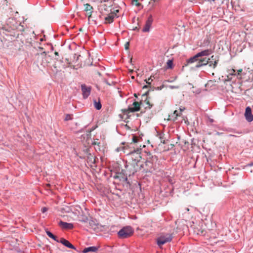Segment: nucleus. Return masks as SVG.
<instances>
[{
  "mask_svg": "<svg viewBox=\"0 0 253 253\" xmlns=\"http://www.w3.org/2000/svg\"><path fill=\"white\" fill-rule=\"evenodd\" d=\"M3 30L7 31L9 34L6 35L12 36L16 39H20L22 40V37H23V32L24 28L22 25L14 20H12L6 25L3 27Z\"/></svg>",
  "mask_w": 253,
  "mask_h": 253,
  "instance_id": "f257e3e1",
  "label": "nucleus"
},
{
  "mask_svg": "<svg viewBox=\"0 0 253 253\" xmlns=\"http://www.w3.org/2000/svg\"><path fill=\"white\" fill-rule=\"evenodd\" d=\"M199 56L195 55L192 57H191L188 61L186 65L192 64L191 68L193 69L198 68L202 66L206 65V58H199Z\"/></svg>",
  "mask_w": 253,
  "mask_h": 253,
  "instance_id": "f03ea898",
  "label": "nucleus"
},
{
  "mask_svg": "<svg viewBox=\"0 0 253 253\" xmlns=\"http://www.w3.org/2000/svg\"><path fill=\"white\" fill-rule=\"evenodd\" d=\"M133 233V230L130 226L124 227L118 232V235L121 238H126L130 237Z\"/></svg>",
  "mask_w": 253,
  "mask_h": 253,
  "instance_id": "7ed1b4c3",
  "label": "nucleus"
},
{
  "mask_svg": "<svg viewBox=\"0 0 253 253\" xmlns=\"http://www.w3.org/2000/svg\"><path fill=\"white\" fill-rule=\"evenodd\" d=\"M141 102L135 101L133 103L132 105L133 107H129L127 109L122 110V112L124 115H128L130 112H135L139 111L140 109V104Z\"/></svg>",
  "mask_w": 253,
  "mask_h": 253,
  "instance_id": "20e7f679",
  "label": "nucleus"
},
{
  "mask_svg": "<svg viewBox=\"0 0 253 253\" xmlns=\"http://www.w3.org/2000/svg\"><path fill=\"white\" fill-rule=\"evenodd\" d=\"M172 239V236L171 234H166L163 235L157 239V244L159 246H161L168 242H170Z\"/></svg>",
  "mask_w": 253,
  "mask_h": 253,
  "instance_id": "39448f33",
  "label": "nucleus"
},
{
  "mask_svg": "<svg viewBox=\"0 0 253 253\" xmlns=\"http://www.w3.org/2000/svg\"><path fill=\"white\" fill-rule=\"evenodd\" d=\"M130 165L133 167V169L131 170L132 174H134L137 171L142 170V168H144L143 162L141 161L138 162H131Z\"/></svg>",
  "mask_w": 253,
  "mask_h": 253,
  "instance_id": "423d86ee",
  "label": "nucleus"
},
{
  "mask_svg": "<svg viewBox=\"0 0 253 253\" xmlns=\"http://www.w3.org/2000/svg\"><path fill=\"white\" fill-rule=\"evenodd\" d=\"M128 156L131 160L130 163L133 162H138L141 159V156H140V154L139 153L138 151H134L133 152H130L128 154Z\"/></svg>",
  "mask_w": 253,
  "mask_h": 253,
  "instance_id": "0eeeda50",
  "label": "nucleus"
},
{
  "mask_svg": "<svg viewBox=\"0 0 253 253\" xmlns=\"http://www.w3.org/2000/svg\"><path fill=\"white\" fill-rule=\"evenodd\" d=\"M153 19L152 15H150L145 24L144 27L142 29L143 32H148L150 31L151 25L152 24Z\"/></svg>",
  "mask_w": 253,
  "mask_h": 253,
  "instance_id": "6e6552de",
  "label": "nucleus"
},
{
  "mask_svg": "<svg viewBox=\"0 0 253 253\" xmlns=\"http://www.w3.org/2000/svg\"><path fill=\"white\" fill-rule=\"evenodd\" d=\"M245 116L246 119L248 122H250L253 121V115L252 113V110L250 107H247L246 109Z\"/></svg>",
  "mask_w": 253,
  "mask_h": 253,
  "instance_id": "1a4fd4ad",
  "label": "nucleus"
},
{
  "mask_svg": "<svg viewBox=\"0 0 253 253\" xmlns=\"http://www.w3.org/2000/svg\"><path fill=\"white\" fill-rule=\"evenodd\" d=\"M81 87L83 97L86 98L90 94L91 88L89 87L86 86L85 84H82Z\"/></svg>",
  "mask_w": 253,
  "mask_h": 253,
  "instance_id": "9d476101",
  "label": "nucleus"
},
{
  "mask_svg": "<svg viewBox=\"0 0 253 253\" xmlns=\"http://www.w3.org/2000/svg\"><path fill=\"white\" fill-rule=\"evenodd\" d=\"M218 62V60H214L213 61L211 60L210 58L207 59L206 58V65H208L209 66L213 69H215Z\"/></svg>",
  "mask_w": 253,
  "mask_h": 253,
  "instance_id": "9b49d317",
  "label": "nucleus"
},
{
  "mask_svg": "<svg viewBox=\"0 0 253 253\" xmlns=\"http://www.w3.org/2000/svg\"><path fill=\"white\" fill-rule=\"evenodd\" d=\"M143 164L144 165V168H142L143 171L147 172L151 170L153 166V165L151 162L147 161L145 163H143Z\"/></svg>",
  "mask_w": 253,
  "mask_h": 253,
  "instance_id": "f8f14e48",
  "label": "nucleus"
},
{
  "mask_svg": "<svg viewBox=\"0 0 253 253\" xmlns=\"http://www.w3.org/2000/svg\"><path fill=\"white\" fill-rule=\"evenodd\" d=\"M59 242L61 243L63 245H64L65 246L72 249L75 250V247L71 244L68 241L66 240V239L64 238H61L60 241H59Z\"/></svg>",
  "mask_w": 253,
  "mask_h": 253,
  "instance_id": "ddd939ff",
  "label": "nucleus"
},
{
  "mask_svg": "<svg viewBox=\"0 0 253 253\" xmlns=\"http://www.w3.org/2000/svg\"><path fill=\"white\" fill-rule=\"evenodd\" d=\"M59 224L62 228L64 229H71L74 227L73 224L72 223L65 222L63 221H60Z\"/></svg>",
  "mask_w": 253,
  "mask_h": 253,
  "instance_id": "4468645a",
  "label": "nucleus"
},
{
  "mask_svg": "<svg viewBox=\"0 0 253 253\" xmlns=\"http://www.w3.org/2000/svg\"><path fill=\"white\" fill-rule=\"evenodd\" d=\"M116 16L115 13H111L105 18V23L106 24L111 23L114 21V17Z\"/></svg>",
  "mask_w": 253,
  "mask_h": 253,
  "instance_id": "2eb2a0df",
  "label": "nucleus"
},
{
  "mask_svg": "<svg viewBox=\"0 0 253 253\" xmlns=\"http://www.w3.org/2000/svg\"><path fill=\"white\" fill-rule=\"evenodd\" d=\"M98 247H96L95 246H92V247H89L84 248V250L83 251V253H87L88 252L95 253V252H97L98 251Z\"/></svg>",
  "mask_w": 253,
  "mask_h": 253,
  "instance_id": "dca6fc26",
  "label": "nucleus"
},
{
  "mask_svg": "<svg viewBox=\"0 0 253 253\" xmlns=\"http://www.w3.org/2000/svg\"><path fill=\"white\" fill-rule=\"evenodd\" d=\"M84 10L86 12L89 11L87 13L88 18L89 19L91 17L92 11L91 10L93 9L92 6H91L89 4L86 3L84 5Z\"/></svg>",
  "mask_w": 253,
  "mask_h": 253,
  "instance_id": "f3484780",
  "label": "nucleus"
},
{
  "mask_svg": "<svg viewBox=\"0 0 253 253\" xmlns=\"http://www.w3.org/2000/svg\"><path fill=\"white\" fill-rule=\"evenodd\" d=\"M211 49H206L203 51H202L201 52H200L196 54L197 56H199V57L204 56H207L211 54Z\"/></svg>",
  "mask_w": 253,
  "mask_h": 253,
  "instance_id": "a211bd4d",
  "label": "nucleus"
},
{
  "mask_svg": "<svg viewBox=\"0 0 253 253\" xmlns=\"http://www.w3.org/2000/svg\"><path fill=\"white\" fill-rule=\"evenodd\" d=\"M149 93V90L147 91L146 92H145V93H144L142 96L143 97L144 96H147V95ZM144 102H145V103L146 104V105H147V106L145 107V108H148L149 109H150L152 106H153L152 104H151L150 102V101L148 99V98H147V97H146V98L145 99Z\"/></svg>",
  "mask_w": 253,
  "mask_h": 253,
  "instance_id": "6ab92c4d",
  "label": "nucleus"
},
{
  "mask_svg": "<svg viewBox=\"0 0 253 253\" xmlns=\"http://www.w3.org/2000/svg\"><path fill=\"white\" fill-rule=\"evenodd\" d=\"M185 108H180L179 110H175L173 112V115L175 116L174 118V120H175L177 119V117L179 116H180L182 113V112L184 110Z\"/></svg>",
  "mask_w": 253,
  "mask_h": 253,
  "instance_id": "aec40b11",
  "label": "nucleus"
},
{
  "mask_svg": "<svg viewBox=\"0 0 253 253\" xmlns=\"http://www.w3.org/2000/svg\"><path fill=\"white\" fill-rule=\"evenodd\" d=\"M46 233L49 237L53 239V240L57 241V242H59V241L58 240H57L56 236L54 235L52 233H51L49 231H46Z\"/></svg>",
  "mask_w": 253,
  "mask_h": 253,
  "instance_id": "412c9836",
  "label": "nucleus"
},
{
  "mask_svg": "<svg viewBox=\"0 0 253 253\" xmlns=\"http://www.w3.org/2000/svg\"><path fill=\"white\" fill-rule=\"evenodd\" d=\"M94 107L97 110H100L102 107V105H101L100 102V101L97 102L96 100H95L94 101Z\"/></svg>",
  "mask_w": 253,
  "mask_h": 253,
  "instance_id": "4be33fe9",
  "label": "nucleus"
},
{
  "mask_svg": "<svg viewBox=\"0 0 253 253\" xmlns=\"http://www.w3.org/2000/svg\"><path fill=\"white\" fill-rule=\"evenodd\" d=\"M227 72L230 76H236V71L234 69H228Z\"/></svg>",
  "mask_w": 253,
  "mask_h": 253,
  "instance_id": "5701e85b",
  "label": "nucleus"
},
{
  "mask_svg": "<svg viewBox=\"0 0 253 253\" xmlns=\"http://www.w3.org/2000/svg\"><path fill=\"white\" fill-rule=\"evenodd\" d=\"M172 64H173V63H172V60H168L167 63V68H169V69L172 68Z\"/></svg>",
  "mask_w": 253,
  "mask_h": 253,
  "instance_id": "b1692460",
  "label": "nucleus"
},
{
  "mask_svg": "<svg viewBox=\"0 0 253 253\" xmlns=\"http://www.w3.org/2000/svg\"><path fill=\"white\" fill-rule=\"evenodd\" d=\"M100 142L99 141V139H94L93 141L92 142V145H97L98 147L100 146ZM98 149H99V147H98Z\"/></svg>",
  "mask_w": 253,
  "mask_h": 253,
  "instance_id": "393cba45",
  "label": "nucleus"
},
{
  "mask_svg": "<svg viewBox=\"0 0 253 253\" xmlns=\"http://www.w3.org/2000/svg\"><path fill=\"white\" fill-rule=\"evenodd\" d=\"M132 4L137 6H139L140 5V3L138 2V0H132Z\"/></svg>",
  "mask_w": 253,
  "mask_h": 253,
  "instance_id": "a878e982",
  "label": "nucleus"
},
{
  "mask_svg": "<svg viewBox=\"0 0 253 253\" xmlns=\"http://www.w3.org/2000/svg\"><path fill=\"white\" fill-rule=\"evenodd\" d=\"M72 119V116L70 114H67L66 115V116H65V118L64 119V120L65 121H69V120H71Z\"/></svg>",
  "mask_w": 253,
  "mask_h": 253,
  "instance_id": "bb28decb",
  "label": "nucleus"
},
{
  "mask_svg": "<svg viewBox=\"0 0 253 253\" xmlns=\"http://www.w3.org/2000/svg\"><path fill=\"white\" fill-rule=\"evenodd\" d=\"M138 141V138L137 136H135V135H133L132 136V142L133 143H137Z\"/></svg>",
  "mask_w": 253,
  "mask_h": 253,
  "instance_id": "cd10ccee",
  "label": "nucleus"
},
{
  "mask_svg": "<svg viewBox=\"0 0 253 253\" xmlns=\"http://www.w3.org/2000/svg\"><path fill=\"white\" fill-rule=\"evenodd\" d=\"M145 81H146L148 85H150L151 84V82L153 81V79H152V77H150L148 79V80H145Z\"/></svg>",
  "mask_w": 253,
  "mask_h": 253,
  "instance_id": "c85d7f7f",
  "label": "nucleus"
},
{
  "mask_svg": "<svg viewBox=\"0 0 253 253\" xmlns=\"http://www.w3.org/2000/svg\"><path fill=\"white\" fill-rule=\"evenodd\" d=\"M230 76H230V75H227V78H226V79H225V80H224V82H227V81H231V79H232V78H231V77H230Z\"/></svg>",
  "mask_w": 253,
  "mask_h": 253,
  "instance_id": "c756f323",
  "label": "nucleus"
},
{
  "mask_svg": "<svg viewBox=\"0 0 253 253\" xmlns=\"http://www.w3.org/2000/svg\"><path fill=\"white\" fill-rule=\"evenodd\" d=\"M129 42H126L125 44V48L126 50H127L129 49Z\"/></svg>",
  "mask_w": 253,
  "mask_h": 253,
  "instance_id": "7c9ffc66",
  "label": "nucleus"
},
{
  "mask_svg": "<svg viewBox=\"0 0 253 253\" xmlns=\"http://www.w3.org/2000/svg\"><path fill=\"white\" fill-rule=\"evenodd\" d=\"M242 71H243L242 69H240L238 70H237V74H237L236 76L240 75L241 73H242Z\"/></svg>",
  "mask_w": 253,
  "mask_h": 253,
  "instance_id": "2f4dec72",
  "label": "nucleus"
},
{
  "mask_svg": "<svg viewBox=\"0 0 253 253\" xmlns=\"http://www.w3.org/2000/svg\"><path fill=\"white\" fill-rule=\"evenodd\" d=\"M47 210V209L45 207L42 208V212H44L46 211Z\"/></svg>",
  "mask_w": 253,
  "mask_h": 253,
  "instance_id": "473e14b6",
  "label": "nucleus"
},
{
  "mask_svg": "<svg viewBox=\"0 0 253 253\" xmlns=\"http://www.w3.org/2000/svg\"><path fill=\"white\" fill-rule=\"evenodd\" d=\"M54 54H55V55H56V56H58V55H59L58 52H57V51H55V52H54Z\"/></svg>",
  "mask_w": 253,
  "mask_h": 253,
  "instance_id": "72a5a7b5",
  "label": "nucleus"
},
{
  "mask_svg": "<svg viewBox=\"0 0 253 253\" xmlns=\"http://www.w3.org/2000/svg\"><path fill=\"white\" fill-rule=\"evenodd\" d=\"M148 87V85H145L143 86V88H147Z\"/></svg>",
  "mask_w": 253,
  "mask_h": 253,
  "instance_id": "f704fd0d",
  "label": "nucleus"
},
{
  "mask_svg": "<svg viewBox=\"0 0 253 253\" xmlns=\"http://www.w3.org/2000/svg\"><path fill=\"white\" fill-rule=\"evenodd\" d=\"M213 57H214L213 55L211 56V59H212V60H214Z\"/></svg>",
  "mask_w": 253,
  "mask_h": 253,
  "instance_id": "c9c22d12",
  "label": "nucleus"
},
{
  "mask_svg": "<svg viewBox=\"0 0 253 253\" xmlns=\"http://www.w3.org/2000/svg\"><path fill=\"white\" fill-rule=\"evenodd\" d=\"M161 142H162V143H164V144H165V143H166V142H165V140H163V141H161Z\"/></svg>",
  "mask_w": 253,
  "mask_h": 253,
  "instance_id": "e433bc0d",
  "label": "nucleus"
},
{
  "mask_svg": "<svg viewBox=\"0 0 253 253\" xmlns=\"http://www.w3.org/2000/svg\"><path fill=\"white\" fill-rule=\"evenodd\" d=\"M134 96H135V97H137V95H136V94H135H135H134Z\"/></svg>",
  "mask_w": 253,
  "mask_h": 253,
  "instance_id": "4c0bfd02",
  "label": "nucleus"
},
{
  "mask_svg": "<svg viewBox=\"0 0 253 253\" xmlns=\"http://www.w3.org/2000/svg\"><path fill=\"white\" fill-rule=\"evenodd\" d=\"M80 31H82V28H81V29H80Z\"/></svg>",
  "mask_w": 253,
  "mask_h": 253,
  "instance_id": "58836bf2",
  "label": "nucleus"
},
{
  "mask_svg": "<svg viewBox=\"0 0 253 253\" xmlns=\"http://www.w3.org/2000/svg\"><path fill=\"white\" fill-rule=\"evenodd\" d=\"M186 210H187V211H189V209L188 208H187Z\"/></svg>",
  "mask_w": 253,
  "mask_h": 253,
  "instance_id": "ea45409f",
  "label": "nucleus"
}]
</instances>
